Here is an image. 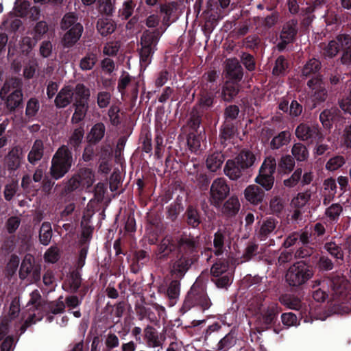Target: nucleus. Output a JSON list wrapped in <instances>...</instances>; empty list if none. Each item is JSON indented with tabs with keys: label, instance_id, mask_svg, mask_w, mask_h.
Returning a JSON list of instances; mask_svg holds the SVG:
<instances>
[{
	"label": "nucleus",
	"instance_id": "2",
	"mask_svg": "<svg viewBox=\"0 0 351 351\" xmlns=\"http://www.w3.org/2000/svg\"><path fill=\"white\" fill-rule=\"evenodd\" d=\"M73 165L72 153L66 145L60 147L51 160L50 174L56 180L62 178Z\"/></svg>",
	"mask_w": 351,
	"mask_h": 351
},
{
	"label": "nucleus",
	"instance_id": "41",
	"mask_svg": "<svg viewBox=\"0 0 351 351\" xmlns=\"http://www.w3.org/2000/svg\"><path fill=\"white\" fill-rule=\"evenodd\" d=\"M325 250L334 258L337 260H343V252L338 243L334 241L326 243L324 245Z\"/></svg>",
	"mask_w": 351,
	"mask_h": 351
},
{
	"label": "nucleus",
	"instance_id": "12",
	"mask_svg": "<svg viewBox=\"0 0 351 351\" xmlns=\"http://www.w3.org/2000/svg\"><path fill=\"white\" fill-rule=\"evenodd\" d=\"M297 21L294 20L289 21L284 24L280 35L281 43L278 44L279 50H283L287 44L293 40L297 33Z\"/></svg>",
	"mask_w": 351,
	"mask_h": 351
},
{
	"label": "nucleus",
	"instance_id": "51",
	"mask_svg": "<svg viewBox=\"0 0 351 351\" xmlns=\"http://www.w3.org/2000/svg\"><path fill=\"white\" fill-rule=\"evenodd\" d=\"M60 250L57 246L50 247L44 254V260L49 263H55L60 258Z\"/></svg>",
	"mask_w": 351,
	"mask_h": 351
},
{
	"label": "nucleus",
	"instance_id": "29",
	"mask_svg": "<svg viewBox=\"0 0 351 351\" xmlns=\"http://www.w3.org/2000/svg\"><path fill=\"white\" fill-rule=\"evenodd\" d=\"M84 135V128L80 126L74 129L68 139V145L75 150L79 148Z\"/></svg>",
	"mask_w": 351,
	"mask_h": 351
},
{
	"label": "nucleus",
	"instance_id": "45",
	"mask_svg": "<svg viewBox=\"0 0 351 351\" xmlns=\"http://www.w3.org/2000/svg\"><path fill=\"white\" fill-rule=\"evenodd\" d=\"M342 212L343 206L339 203H335L326 209L325 215L330 220L337 221Z\"/></svg>",
	"mask_w": 351,
	"mask_h": 351
},
{
	"label": "nucleus",
	"instance_id": "53",
	"mask_svg": "<svg viewBox=\"0 0 351 351\" xmlns=\"http://www.w3.org/2000/svg\"><path fill=\"white\" fill-rule=\"evenodd\" d=\"M311 198V193L308 191L300 193L291 201V204L295 208H302L306 205Z\"/></svg>",
	"mask_w": 351,
	"mask_h": 351
},
{
	"label": "nucleus",
	"instance_id": "62",
	"mask_svg": "<svg viewBox=\"0 0 351 351\" xmlns=\"http://www.w3.org/2000/svg\"><path fill=\"white\" fill-rule=\"evenodd\" d=\"M287 62L282 56H280L276 60L275 66L273 69V73L274 75H280L285 73L287 68Z\"/></svg>",
	"mask_w": 351,
	"mask_h": 351
},
{
	"label": "nucleus",
	"instance_id": "44",
	"mask_svg": "<svg viewBox=\"0 0 351 351\" xmlns=\"http://www.w3.org/2000/svg\"><path fill=\"white\" fill-rule=\"evenodd\" d=\"M97 61L96 54L89 53L82 58L80 62V67L83 71L91 70Z\"/></svg>",
	"mask_w": 351,
	"mask_h": 351
},
{
	"label": "nucleus",
	"instance_id": "46",
	"mask_svg": "<svg viewBox=\"0 0 351 351\" xmlns=\"http://www.w3.org/2000/svg\"><path fill=\"white\" fill-rule=\"evenodd\" d=\"M280 300L282 304L291 309L300 310L302 307V302L300 300L295 297L285 295L282 296Z\"/></svg>",
	"mask_w": 351,
	"mask_h": 351
},
{
	"label": "nucleus",
	"instance_id": "60",
	"mask_svg": "<svg viewBox=\"0 0 351 351\" xmlns=\"http://www.w3.org/2000/svg\"><path fill=\"white\" fill-rule=\"evenodd\" d=\"M111 95L107 91H101L97 94V101L101 108H106L110 101Z\"/></svg>",
	"mask_w": 351,
	"mask_h": 351
},
{
	"label": "nucleus",
	"instance_id": "24",
	"mask_svg": "<svg viewBox=\"0 0 351 351\" xmlns=\"http://www.w3.org/2000/svg\"><path fill=\"white\" fill-rule=\"evenodd\" d=\"M244 169L238 165L236 160H228L224 167L225 174L231 180H236L241 177Z\"/></svg>",
	"mask_w": 351,
	"mask_h": 351
},
{
	"label": "nucleus",
	"instance_id": "56",
	"mask_svg": "<svg viewBox=\"0 0 351 351\" xmlns=\"http://www.w3.org/2000/svg\"><path fill=\"white\" fill-rule=\"evenodd\" d=\"M346 162L344 158L337 156L330 158L326 165V168L329 171H335L343 166Z\"/></svg>",
	"mask_w": 351,
	"mask_h": 351
},
{
	"label": "nucleus",
	"instance_id": "52",
	"mask_svg": "<svg viewBox=\"0 0 351 351\" xmlns=\"http://www.w3.org/2000/svg\"><path fill=\"white\" fill-rule=\"evenodd\" d=\"M228 264L224 261L215 263L210 269V274L214 277H219L227 271Z\"/></svg>",
	"mask_w": 351,
	"mask_h": 351
},
{
	"label": "nucleus",
	"instance_id": "27",
	"mask_svg": "<svg viewBox=\"0 0 351 351\" xmlns=\"http://www.w3.org/2000/svg\"><path fill=\"white\" fill-rule=\"evenodd\" d=\"M158 40V32L146 30L141 36V45L143 47L156 49Z\"/></svg>",
	"mask_w": 351,
	"mask_h": 351
},
{
	"label": "nucleus",
	"instance_id": "5",
	"mask_svg": "<svg viewBox=\"0 0 351 351\" xmlns=\"http://www.w3.org/2000/svg\"><path fill=\"white\" fill-rule=\"evenodd\" d=\"M276 169V161L274 156H269L264 160L255 182L266 191L271 189L274 182V173Z\"/></svg>",
	"mask_w": 351,
	"mask_h": 351
},
{
	"label": "nucleus",
	"instance_id": "40",
	"mask_svg": "<svg viewBox=\"0 0 351 351\" xmlns=\"http://www.w3.org/2000/svg\"><path fill=\"white\" fill-rule=\"evenodd\" d=\"M83 187H90L94 182V174L89 169H82L77 173Z\"/></svg>",
	"mask_w": 351,
	"mask_h": 351
},
{
	"label": "nucleus",
	"instance_id": "55",
	"mask_svg": "<svg viewBox=\"0 0 351 351\" xmlns=\"http://www.w3.org/2000/svg\"><path fill=\"white\" fill-rule=\"evenodd\" d=\"M156 49L141 47L140 51L141 62L147 66L152 61V57Z\"/></svg>",
	"mask_w": 351,
	"mask_h": 351
},
{
	"label": "nucleus",
	"instance_id": "64",
	"mask_svg": "<svg viewBox=\"0 0 351 351\" xmlns=\"http://www.w3.org/2000/svg\"><path fill=\"white\" fill-rule=\"evenodd\" d=\"M105 345L110 351L119 346V339L115 334L110 332L106 336Z\"/></svg>",
	"mask_w": 351,
	"mask_h": 351
},
{
	"label": "nucleus",
	"instance_id": "63",
	"mask_svg": "<svg viewBox=\"0 0 351 351\" xmlns=\"http://www.w3.org/2000/svg\"><path fill=\"white\" fill-rule=\"evenodd\" d=\"M167 294L170 299H176L180 294V282L178 280H172L167 290Z\"/></svg>",
	"mask_w": 351,
	"mask_h": 351
},
{
	"label": "nucleus",
	"instance_id": "54",
	"mask_svg": "<svg viewBox=\"0 0 351 351\" xmlns=\"http://www.w3.org/2000/svg\"><path fill=\"white\" fill-rule=\"evenodd\" d=\"M82 186L80 178L77 174H74L65 184L64 192L69 193Z\"/></svg>",
	"mask_w": 351,
	"mask_h": 351
},
{
	"label": "nucleus",
	"instance_id": "11",
	"mask_svg": "<svg viewBox=\"0 0 351 351\" xmlns=\"http://www.w3.org/2000/svg\"><path fill=\"white\" fill-rule=\"evenodd\" d=\"M351 43V37L348 35H339L335 40L330 41L327 45H324L322 48V54L325 57H335L341 48H344Z\"/></svg>",
	"mask_w": 351,
	"mask_h": 351
},
{
	"label": "nucleus",
	"instance_id": "49",
	"mask_svg": "<svg viewBox=\"0 0 351 351\" xmlns=\"http://www.w3.org/2000/svg\"><path fill=\"white\" fill-rule=\"evenodd\" d=\"M213 101L214 95L204 90L202 91L199 95L198 104L201 108L208 109L213 106Z\"/></svg>",
	"mask_w": 351,
	"mask_h": 351
},
{
	"label": "nucleus",
	"instance_id": "4",
	"mask_svg": "<svg viewBox=\"0 0 351 351\" xmlns=\"http://www.w3.org/2000/svg\"><path fill=\"white\" fill-rule=\"evenodd\" d=\"M313 276V271L303 261H298L289 267L285 274V281L290 287H299Z\"/></svg>",
	"mask_w": 351,
	"mask_h": 351
},
{
	"label": "nucleus",
	"instance_id": "16",
	"mask_svg": "<svg viewBox=\"0 0 351 351\" xmlns=\"http://www.w3.org/2000/svg\"><path fill=\"white\" fill-rule=\"evenodd\" d=\"M265 192L258 186L251 184L244 190V196L247 202L253 205H258L263 201Z\"/></svg>",
	"mask_w": 351,
	"mask_h": 351
},
{
	"label": "nucleus",
	"instance_id": "3",
	"mask_svg": "<svg viewBox=\"0 0 351 351\" xmlns=\"http://www.w3.org/2000/svg\"><path fill=\"white\" fill-rule=\"evenodd\" d=\"M22 82L19 78H10L3 84L0 91L1 97L6 98V106L13 110L17 108L22 101L21 93Z\"/></svg>",
	"mask_w": 351,
	"mask_h": 351
},
{
	"label": "nucleus",
	"instance_id": "32",
	"mask_svg": "<svg viewBox=\"0 0 351 351\" xmlns=\"http://www.w3.org/2000/svg\"><path fill=\"white\" fill-rule=\"evenodd\" d=\"M224 161V157L220 152H215L207 158L206 167L213 172L219 169Z\"/></svg>",
	"mask_w": 351,
	"mask_h": 351
},
{
	"label": "nucleus",
	"instance_id": "59",
	"mask_svg": "<svg viewBox=\"0 0 351 351\" xmlns=\"http://www.w3.org/2000/svg\"><path fill=\"white\" fill-rule=\"evenodd\" d=\"M187 220L189 224L193 227H196L200 223L199 217L197 210L192 207H189L186 211Z\"/></svg>",
	"mask_w": 351,
	"mask_h": 351
},
{
	"label": "nucleus",
	"instance_id": "13",
	"mask_svg": "<svg viewBox=\"0 0 351 351\" xmlns=\"http://www.w3.org/2000/svg\"><path fill=\"white\" fill-rule=\"evenodd\" d=\"M144 337L147 346L151 348L162 347L166 338L163 335H159L152 326H147L144 329Z\"/></svg>",
	"mask_w": 351,
	"mask_h": 351
},
{
	"label": "nucleus",
	"instance_id": "25",
	"mask_svg": "<svg viewBox=\"0 0 351 351\" xmlns=\"http://www.w3.org/2000/svg\"><path fill=\"white\" fill-rule=\"evenodd\" d=\"M239 85L234 81H227L222 88L221 96L223 100L230 101L239 93Z\"/></svg>",
	"mask_w": 351,
	"mask_h": 351
},
{
	"label": "nucleus",
	"instance_id": "23",
	"mask_svg": "<svg viewBox=\"0 0 351 351\" xmlns=\"http://www.w3.org/2000/svg\"><path fill=\"white\" fill-rule=\"evenodd\" d=\"M277 221L273 218L264 220L260 225L257 237L261 240H265L276 229Z\"/></svg>",
	"mask_w": 351,
	"mask_h": 351
},
{
	"label": "nucleus",
	"instance_id": "8",
	"mask_svg": "<svg viewBox=\"0 0 351 351\" xmlns=\"http://www.w3.org/2000/svg\"><path fill=\"white\" fill-rule=\"evenodd\" d=\"M230 193V186L224 178L213 180L210 189V202L215 207H219L221 202Z\"/></svg>",
	"mask_w": 351,
	"mask_h": 351
},
{
	"label": "nucleus",
	"instance_id": "36",
	"mask_svg": "<svg viewBox=\"0 0 351 351\" xmlns=\"http://www.w3.org/2000/svg\"><path fill=\"white\" fill-rule=\"evenodd\" d=\"M75 102L81 101V103H88L90 93L89 88L86 87L83 84H77L73 90Z\"/></svg>",
	"mask_w": 351,
	"mask_h": 351
},
{
	"label": "nucleus",
	"instance_id": "7",
	"mask_svg": "<svg viewBox=\"0 0 351 351\" xmlns=\"http://www.w3.org/2000/svg\"><path fill=\"white\" fill-rule=\"evenodd\" d=\"M41 267L35 263L34 257L27 254L22 261L20 269L19 277L21 280L27 279L29 282H36L40 279Z\"/></svg>",
	"mask_w": 351,
	"mask_h": 351
},
{
	"label": "nucleus",
	"instance_id": "1",
	"mask_svg": "<svg viewBox=\"0 0 351 351\" xmlns=\"http://www.w3.org/2000/svg\"><path fill=\"white\" fill-rule=\"evenodd\" d=\"M346 280L343 277L335 276L332 278H324L322 280H315L313 282L312 287L314 289L313 291V298L315 300L322 302L328 297V286H330L331 289L335 293L341 294L346 285Z\"/></svg>",
	"mask_w": 351,
	"mask_h": 351
},
{
	"label": "nucleus",
	"instance_id": "17",
	"mask_svg": "<svg viewBox=\"0 0 351 351\" xmlns=\"http://www.w3.org/2000/svg\"><path fill=\"white\" fill-rule=\"evenodd\" d=\"M83 26L81 24H76L69 29L64 35L62 43L65 47H71L75 45L82 36Z\"/></svg>",
	"mask_w": 351,
	"mask_h": 351
},
{
	"label": "nucleus",
	"instance_id": "28",
	"mask_svg": "<svg viewBox=\"0 0 351 351\" xmlns=\"http://www.w3.org/2000/svg\"><path fill=\"white\" fill-rule=\"evenodd\" d=\"M235 160L241 168L245 169L254 165L256 157L254 154L250 151H242Z\"/></svg>",
	"mask_w": 351,
	"mask_h": 351
},
{
	"label": "nucleus",
	"instance_id": "20",
	"mask_svg": "<svg viewBox=\"0 0 351 351\" xmlns=\"http://www.w3.org/2000/svg\"><path fill=\"white\" fill-rule=\"evenodd\" d=\"M226 71L231 80L240 81L243 77L242 67L239 61L235 58L227 60Z\"/></svg>",
	"mask_w": 351,
	"mask_h": 351
},
{
	"label": "nucleus",
	"instance_id": "39",
	"mask_svg": "<svg viewBox=\"0 0 351 351\" xmlns=\"http://www.w3.org/2000/svg\"><path fill=\"white\" fill-rule=\"evenodd\" d=\"M291 154L298 161H304L308 157V152L306 147L300 143H295L293 145Z\"/></svg>",
	"mask_w": 351,
	"mask_h": 351
},
{
	"label": "nucleus",
	"instance_id": "30",
	"mask_svg": "<svg viewBox=\"0 0 351 351\" xmlns=\"http://www.w3.org/2000/svg\"><path fill=\"white\" fill-rule=\"evenodd\" d=\"M321 69V62L315 59L312 58L309 60L302 70V75L305 77H308L313 75H316Z\"/></svg>",
	"mask_w": 351,
	"mask_h": 351
},
{
	"label": "nucleus",
	"instance_id": "26",
	"mask_svg": "<svg viewBox=\"0 0 351 351\" xmlns=\"http://www.w3.org/2000/svg\"><path fill=\"white\" fill-rule=\"evenodd\" d=\"M44 146L43 142L40 140H36L33 144V146L28 154L27 159L28 161L34 165L36 162L41 160L43 156Z\"/></svg>",
	"mask_w": 351,
	"mask_h": 351
},
{
	"label": "nucleus",
	"instance_id": "58",
	"mask_svg": "<svg viewBox=\"0 0 351 351\" xmlns=\"http://www.w3.org/2000/svg\"><path fill=\"white\" fill-rule=\"evenodd\" d=\"M134 3L132 0L126 1L123 3L122 8L119 10L121 16L127 19L132 16L134 8Z\"/></svg>",
	"mask_w": 351,
	"mask_h": 351
},
{
	"label": "nucleus",
	"instance_id": "35",
	"mask_svg": "<svg viewBox=\"0 0 351 351\" xmlns=\"http://www.w3.org/2000/svg\"><path fill=\"white\" fill-rule=\"evenodd\" d=\"M105 131V126L102 123L95 124L88 135L89 141L94 143L99 142L104 137Z\"/></svg>",
	"mask_w": 351,
	"mask_h": 351
},
{
	"label": "nucleus",
	"instance_id": "34",
	"mask_svg": "<svg viewBox=\"0 0 351 351\" xmlns=\"http://www.w3.org/2000/svg\"><path fill=\"white\" fill-rule=\"evenodd\" d=\"M74 105L75 112L72 116L71 122L77 123L84 119L88 109V103H81V101H77Z\"/></svg>",
	"mask_w": 351,
	"mask_h": 351
},
{
	"label": "nucleus",
	"instance_id": "10",
	"mask_svg": "<svg viewBox=\"0 0 351 351\" xmlns=\"http://www.w3.org/2000/svg\"><path fill=\"white\" fill-rule=\"evenodd\" d=\"M174 242L179 252L185 256L196 252L199 247L197 238L191 234H183L178 236Z\"/></svg>",
	"mask_w": 351,
	"mask_h": 351
},
{
	"label": "nucleus",
	"instance_id": "33",
	"mask_svg": "<svg viewBox=\"0 0 351 351\" xmlns=\"http://www.w3.org/2000/svg\"><path fill=\"white\" fill-rule=\"evenodd\" d=\"M97 28L102 36H107L113 33L116 29V25L108 19H101L97 21Z\"/></svg>",
	"mask_w": 351,
	"mask_h": 351
},
{
	"label": "nucleus",
	"instance_id": "14",
	"mask_svg": "<svg viewBox=\"0 0 351 351\" xmlns=\"http://www.w3.org/2000/svg\"><path fill=\"white\" fill-rule=\"evenodd\" d=\"M195 258L193 256H186L182 254L173 264L171 274L176 275L178 278L182 277L187 271L190 266L193 264Z\"/></svg>",
	"mask_w": 351,
	"mask_h": 351
},
{
	"label": "nucleus",
	"instance_id": "57",
	"mask_svg": "<svg viewBox=\"0 0 351 351\" xmlns=\"http://www.w3.org/2000/svg\"><path fill=\"white\" fill-rule=\"evenodd\" d=\"M176 247V243L169 237H166L161 241L158 250L160 253L167 254Z\"/></svg>",
	"mask_w": 351,
	"mask_h": 351
},
{
	"label": "nucleus",
	"instance_id": "61",
	"mask_svg": "<svg viewBox=\"0 0 351 351\" xmlns=\"http://www.w3.org/2000/svg\"><path fill=\"white\" fill-rule=\"evenodd\" d=\"M302 173V169H297L289 178L284 180V184L287 187L295 186L301 179Z\"/></svg>",
	"mask_w": 351,
	"mask_h": 351
},
{
	"label": "nucleus",
	"instance_id": "21",
	"mask_svg": "<svg viewBox=\"0 0 351 351\" xmlns=\"http://www.w3.org/2000/svg\"><path fill=\"white\" fill-rule=\"evenodd\" d=\"M23 158L22 151L19 147L12 148L5 157V164L10 170L17 169Z\"/></svg>",
	"mask_w": 351,
	"mask_h": 351
},
{
	"label": "nucleus",
	"instance_id": "6",
	"mask_svg": "<svg viewBox=\"0 0 351 351\" xmlns=\"http://www.w3.org/2000/svg\"><path fill=\"white\" fill-rule=\"evenodd\" d=\"M295 134L299 140L309 143H321L324 138L319 126L315 123H302L297 126Z\"/></svg>",
	"mask_w": 351,
	"mask_h": 351
},
{
	"label": "nucleus",
	"instance_id": "47",
	"mask_svg": "<svg viewBox=\"0 0 351 351\" xmlns=\"http://www.w3.org/2000/svg\"><path fill=\"white\" fill-rule=\"evenodd\" d=\"M76 24H80L77 22V17L74 13L66 14L61 20L60 27L63 30L71 29Z\"/></svg>",
	"mask_w": 351,
	"mask_h": 351
},
{
	"label": "nucleus",
	"instance_id": "19",
	"mask_svg": "<svg viewBox=\"0 0 351 351\" xmlns=\"http://www.w3.org/2000/svg\"><path fill=\"white\" fill-rule=\"evenodd\" d=\"M73 96V90L71 86H68L62 88L55 99L56 107L60 108L67 106L72 101Z\"/></svg>",
	"mask_w": 351,
	"mask_h": 351
},
{
	"label": "nucleus",
	"instance_id": "42",
	"mask_svg": "<svg viewBox=\"0 0 351 351\" xmlns=\"http://www.w3.org/2000/svg\"><path fill=\"white\" fill-rule=\"evenodd\" d=\"M278 312V307L276 304L268 306L262 315L263 323L266 325L271 324L276 319Z\"/></svg>",
	"mask_w": 351,
	"mask_h": 351
},
{
	"label": "nucleus",
	"instance_id": "43",
	"mask_svg": "<svg viewBox=\"0 0 351 351\" xmlns=\"http://www.w3.org/2000/svg\"><path fill=\"white\" fill-rule=\"evenodd\" d=\"M294 167V158L289 155L282 156L278 162V167L280 170L285 173H290L293 169Z\"/></svg>",
	"mask_w": 351,
	"mask_h": 351
},
{
	"label": "nucleus",
	"instance_id": "37",
	"mask_svg": "<svg viewBox=\"0 0 351 351\" xmlns=\"http://www.w3.org/2000/svg\"><path fill=\"white\" fill-rule=\"evenodd\" d=\"M60 296L57 300L45 304V309L49 313L54 315L62 313L64 311L65 304Z\"/></svg>",
	"mask_w": 351,
	"mask_h": 351
},
{
	"label": "nucleus",
	"instance_id": "50",
	"mask_svg": "<svg viewBox=\"0 0 351 351\" xmlns=\"http://www.w3.org/2000/svg\"><path fill=\"white\" fill-rule=\"evenodd\" d=\"M336 109L324 110L319 115V119L323 126L326 128H330L332 120L336 113Z\"/></svg>",
	"mask_w": 351,
	"mask_h": 351
},
{
	"label": "nucleus",
	"instance_id": "22",
	"mask_svg": "<svg viewBox=\"0 0 351 351\" xmlns=\"http://www.w3.org/2000/svg\"><path fill=\"white\" fill-rule=\"evenodd\" d=\"M241 204L235 195L230 197L223 204L221 212L228 217L235 216L240 210Z\"/></svg>",
	"mask_w": 351,
	"mask_h": 351
},
{
	"label": "nucleus",
	"instance_id": "31",
	"mask_svg": "<svg viewBox=\"0 0 351 351\" xmlns=\"http://www.w3.org/2000/svg\"><path fill=\"white\" fill-rule=\"evenodd\" d=\"M290 140V132L288 131H282L271 139L270 147L272 149H278L282 146L287 145Z\"/></svg>",
	"mask_w": 351,
	"mask_h": 351
},
{
	"label": "nucleus",
	"instance_id": "18",
	"mask_svg": "<svg viewBox=\"0 0 351 351\" xmlns=\"http://www.w3.org/2000/svg\"><path fill=\"white\" fill-rule=\"evenodd\" d=\"M337 192V185L335 180L329 178L326 179L323 183L322 195L323 197V204H329L335 196Z\"/></svg>",
	"mask_w": 351,
	"mask_h": 351
},
{
	"label": "nucleus",
	"instance_id": "15",
	"mask_svg": "<svg viewBox=\"0 0 351 351\" xmlns=\"http://www.w3.org/2000/svg\"><path fill=\"white\" fill-rule=\"evenodd\" d=\"M188 300H191L195 305L200 306L203 310L210 308L211 303L204 290H197L193 287L188 294Z\"/></svg>",
	"mask_w": 351,
	"mask_h": 351
},
{
	"label": "nucleus",
	"instance_id": "48",
	"mask_svg": "<svg viewBox=\"0 0 351 351\" xmlns=\"http://www.w3.org/2000/svg\"><path fill=\"white\" fill-rule=\"evenodd\" d=\"M224 239V235L220 231L217 232L214 235V253L217 256H219L223 252Z\"/></svg>",
	"mask_w": 351,
	"mask_h": 351
},
{
	"label": "nucleus",
	"instance_id": "38",
	"mask_svg": "<svg viewBox=\"0 0 351 351\" xmlns=\"http://www.w3.org/2000/svg\"><path fill=\"white\" fill-rule=\"evenodd\" d=\"M52 237V228L51 225L49 222L43 223L40 231H39V239L40 243L44 245H47Z\"/></svg>",
	"mask_w": 351,
	"mask_h": 351
},
{
	"label": "nucleus",
	"instance_id": "9",
	"mask_svg": "<svg viewBox=\"0 0 351 351\" xmlns=\"http://www.w3.org/2000/svg\"><path fill=\"white\" fill-rule=\"evenodd\" d=\"M307 86L311 90L309 94L314 105L322 103L326 99L327 90L321 75H317L309 80L307 82Z\"/></svg>",
	"mask_w": 351,
	"mask_h": 351
}]
</instances>
